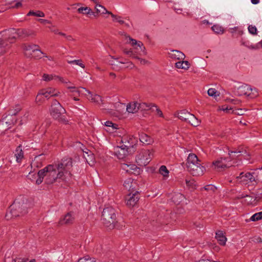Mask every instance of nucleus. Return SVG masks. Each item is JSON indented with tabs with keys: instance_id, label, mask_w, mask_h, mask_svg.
Listing matches in <instances>:
<instances>
[{
	"instance_id": "16",
	"label": "nucleus",
	"mask_w": 262,
	"mask_h": 262,
	"mask_svg": "<svg viewBox=\"0 0 262 262\" xmlns=\"http://www.w3.org/2000/svg\"><path fill=\"white\" fill-rule=\"evenodd\" d=\"M82 89L84 91V92L86 93L87 95L89 96V97L88 98L89 100L98 105H101L102 104L103 101L100 96L97 94H93L89 90H87L86 88Z\"/></svg>"
},
{
	"instance_id": "53",
	"label": "nucleus",
	"mask_w": 262,
	"mask_h": 262,
	"mask_svg": "<svg viewBox=\"0 0 262 262\" xmlns=\"http://www.w3.org/2000/svg\"><path fill=\"white\" fill-rule=\"evenodd\" d=\"M204 189L207 191H211L212 192H214L216 188L212 185H208L205 186L204 187Z\"/></svg>"
},
{
	"instance_id": "64",
	"label": "nucleus",
	"mask_w": 262,
	"mask_h": 262,
	"mask_svg": "<svg viewBox=\"0 0 262 262\" xmlns=\"http://www.w3.org/2000/svg\"><path fill=\"white\" fill-rule=\"evenodd\" d=\"M259 2V0H251V3L253 4H257Z\"/></svg>"
},
{
	"instance_id": "41",
	"label": "nucleus",
	"mask_w": 262,
	"mask_h": 262,
	"mask_svg": "<svg viewBox=\"0 0 262 262\" xmlns=\"http://www.w3.org/2000/svg\"><path fill=\"white\" fill-rule=\"evenodd\" d=\"M247 198L246 200V201L247 202L248 204H252L255 200V199L251 196H249L248 195H244L242 194L240 195L239 196L237 197L238 199H241V198Z\"/></svg>"
},
{
	"instance_id": "32",
	"label": "nucleus",
	"mask_w": 262,
	"mask_h": 262,
	"mask_svg": "<svg viewBox=\"0 0 262 262\" xmlns=\"http://www.w3.org/2000/svg\"><path fill=\"white\" fill-rule=\"evenodd\" d=\"M139 111H147L151 109L152 107L154 106V104H147L145 102L139 103L138 102Z\"/></svg>"
},
{
	"instance_id": "30",
	"label": "nucleus",
	"mask_w": 262,
	"mask_h": 262,
	"mask_svg": "<svg viewBox=\"0 0 262 262\" xmlns=\"http://www.w3.org/2000/svg\"><path fill=\"white\" fill-rule=\"evenodd\" d=\"M11 117V116L9 115L8 116H7L6 117L3 118L2 120V124L6 128H9L10 127L9 126L14 124L13 121L10 120Z\"/></svg>"
},
{
	"instance_id": "23",
	"label": "nucleus",
	"mask_w": 262,
	"mask_h": 262,
	"mask_svg": "<svg viewBox=\"0 0 262 262\" xmlns=\"http://www.w3.org/2000/svg\"><path fill=\"white\" fill-rule=\"evenodd\" d=\"M110 15L113 18V21L117 22L120 25H123L128 28H129L131 27L130 23L126 22L122 16L115 15L113 14L112 12L111 14H110Z\"/></svg>"
},
{
	"instance_id": "26",
	"label": "nucleus",
	"mask_w": 262,
	"mask_h": 262,
	"mask_svg": "<svg viewBox=\"0 0 262 262\" xmlns=\"http://www.w3.org/2000/svg\"><path fill=\"white\" fill-rule=\"evenodd\" d=\"M121 168L128 172H132V171L139 172L140 171V169L135 165L133 164L123 163L121 165Z\"/></svg>"
},
{
	"instance_id": "33",
	"label": "nucleus",
	"mask_w": 262,
	"mask_h": 262,
	"mask_svg": "<svg viewBox=\"0 0 262 262\" xmlns=\"http://www.w3.org/2000/svg\"><path fill=\"white\" fill-rule=\"evenodd\" d=\"M184 199V196L180 193H175L172 197V201L177 204L180 203Z\"/></svg>"
},
{
	"instance_id": "31",
	"label": "nucleus",
	"mask_w": 262,
	"mask_h": 262,
	"mask_svg": "<svg viewBox=\"0 0 262 262\" xmlns=\"http://www.w3.org/2000/svg\"><path fill=\"white\" fill-rule=\"evenodd\" d=\"M95 8L97 13H99L101 14H111V12L107 11V9L104 6H102L99 3L97 4V5H95Z\"/></svg>"
},
{
	"instance_id": "10",
	"label": "nucleus",
	"mask_w": 262,
	"mask_h": 262,
	"mask_svg": "<svg viewBox=\"0 0 262 262\" xmlns=\"http://www.w3.org/2000/svg\"><path fill=\"white\" fill-rule=\"evenodd\" d=\"M255 174L253 173L247 172L244 173L243 172H241L239 174V176L236 177L237 180H239L240 182H245V183H252L253 182H257L258 181L257 176L254 177L253 174Z\"/></svg>"
},
{
	"instance_id": "21",
	"label": "nucleus",
	"mask_w": 262,
	"mask_h": 262,
	"mask_svg": "<svg viewBox=\"0 0 262 262\" xmlns=\"http://www.w3.org/2000/svg\"><path fill=\"white\" fill-rule=\"evenodd\" d=\"M124 187L132 192H134L136 189V182L131 178L127 179L124 182Z\"/></svg>"
},
{
	"instance_id": "3",
	"label": "nucleus",
	"mask_w": 262,
	"mask_h": 262,
	"mask_svg": "<svg viewBox=\"0 0 262 262\" xmlns=\"http://www.w3.org/2000/svg\"><path fill=\"white\" fill-rule=\"evenodd\" d=\"M186 166L188 171L194 176H202L206 171V168L201 165L198 157L194 154L189 155Z\"/></svg>"
},
{
	"instance_id": "49",
	"label": "nucleus",
	"mask_w": 262,
	"mask_h": 262,
	"mask_svg": "<svg viewBox=\"0 0 262 262\" xmlns=\"http://www.w3.org/2000/svg\"><path fill=\"white\" fill-rule=\"evenodd\" d=\"M43 97V95L42 94H40V91H39L36 97V103L38 104L42 103L44 101Z\"/></svg>"
},
{
	"instance_id": "63",
	"label": "nucleus",
	"mask_w": 262,
	"mask_h": 262,
	"mask_svg": "<svg viewBox=\"0 0 262 262\" xmlns=\"http://www.w3.org/2000/svg\"><path fill=\"white\" fill-rule=\"evenodd\" d=\"M64 37H66V38L68 40H74V39L72 38V37L71 35L67 36V35H66V36H65Z\"/></svg>"
},
{
	"instance_id": "37",
	"label": "nucleus",
	"mask_w": 262,
	"mask_h": 262,
	"mask_svg": "<svg viewBox=\"0 0 262 262\" xmlns=\"http://www.w3.org/2000/svg\"><path fill=\"white\" fill-rule=\"evenodd\" d=\"M159 171L163 176L164 179H167L168 177L169 171L165 166H161L159 168Z\"/></svg>"
},
{
	"instance_id": "13",
	"label": "nucleus",
	"mask_w": 262,
	"mask_h": 262,
	"mask_svg": "<svg viewBox=\"0 0 262 262\" xmlns=\"http://www.w3.org/2000/svg\"><path fill=\"white\" fill-rule=\"evenodd\" d=\"M134 152H131L130 149L125 147L123 144L120 146L116 147L114 151L115 155L118 158L120 159H123L127 155Z\"/></svg>"
},
{
	"instance_id": "7",
	"label": "nucleus",
	"mask_w": 262,
	"mask_h": 262,
	"mask_svg": "<svg viewBox=\"0 0 262 262\" xmlns=\"http://www.w3.org/2000/svg\"><path fill=\"white\" fill-rule=\"evenodd\" d=\"M174 115L180 120L187 122L193 126H198L201 123V121L196 118L194 115L185 110L176 112Z\"/></svg>"
},
{
	"instance_id": "11",
	"label": "nucleus",
	"mask_w": 262,
	"mask_h": 262,
	"mask_svg": "<svg viewBox=\"0 0 262 262\" xmlns=\"http://www.w3.org/2000/svg\"><path fill=\"white\" fill-rule=\"evenodd\" d=\"M214 169L222 170L232 165L230 161H227L226 158H220L212 163Z\"/></svg>"
},
{
	"instance_id": "42",
	"label": "nucleus",
	"mask_w": 262,
	"mask_h": 262,
	"mask_svg": "<svg viewBox=\"0 0 262 262\" xmlns=\"http://www.w3.org/2000/svg\"><path fill=\"white\" fill-rule=\"evenodd\" d=\"M211 28L212 31H214L215 33L222 34L224 33L223 28L220 25H214Z\"/></svg>"
},
{
	"instance_id": "18",
	"label": "nucleus",
	"mask_w": 262,
	"mask_h": 262,
	"mask_svg": "<svg viewBox=\"0 0 262 262\" xmlns=\"http://www.w3.org/2000/svg\"><path fill=\"white\" fill-rule=\"evenodd\" d=\"M253 90V89L250 86L243 84L238 88L237 93L239 96L246 95L249 96L251 94L250 92H252Z\"/></svg>"
},
{
	"instance_id": "17",
	"label": "nucleus",
	"mask_w": 262,
	"mask_h": 262,
	"mask_svg": "<svg viewBox=\"0 0 262 262\" xmlns=\"http://www.w3.org/2000/svg\"><path fill=\"white\" fill-rule=\"evenodd\" d=\"M126 38H128L130 41V43L133 47H135L136 45H140V50L141 52L140 54L141 55H147V51L143 43L140 41H137V40L131 38L129 36L127 35L126 34L124 35Z\"/></svg>"
},
{
	"instance_id": "40",
	"label": "nucleus",
	"mask_w": 262,
	"mask_h": 262,
	"mask_svg": "<svg viewBox=\"0 0 262 262\" xmlns=\"http://www.w3.org/2000/svg\"><path fill=\"white\" fill-rule=\"evenodd\" d=\"M55 75L43 74L42 77V80L46 82H49L52 80H54Z\"/></svg>"
},
{
	"instance_id": "50",
	"label": "nucleus",
	"mask_w": 262,
	"mask_h": 262,
	"mask_svg": "<svg viewBox=\"0 0 262 262\" xmlns=\"http://www.w3.org/2000/svg\"><path fill=\"white\" fill-rule=\"evenodd\" d=\"M249 32L252 35H256L257 34V28L255 26L250 25L248 28Z\"/></svg>"
},
{
	"instance_id": "1",
	"label": "nucleus",
	"mask_w": 262,
	"mask_h": 262,
	"mask_svg": "<svg viewBox=\"0 0 262 262\" xmlns=\"http://www.w3.org/2000/svg\"><path fill=\"white\" fill-rule=\"evenodd\" d=\"M72 167V161L71 158L63 159L60 162L48 165L40 169L37 175L30 172L28 178L33 181L37 177L35 181L37 185L40 184L44 178L47 184H52L58 180L66 181L72 177L70 171Z\"/></svg>"
},
{
	"instance_id": "14",
	"label": "nucleus",
	"mask_w": 262,
	"mask_h": 262,
	"mask_svg": "<svg viewBox=\"0 0 262 262\" xmlns=\"http://www.w3.org/2000/svg\"><path fill=\"white\" fill-rule=\"evenodd\" d=\"M40 91V94H42L47 99H49L51 97H57L60 94V92L58 91L52 87L41 90Z\"/></svg>"
},
{
	"instance_id": "59",
	"label": "nucleus",
	"mask_w": 262,
	"mask_h": 262,
	"mask_svg": "<svg viewBox=\"0 0 262 262\" xmlns=\"http://www.w3.org/2000/svg\"><path fill=\"white\" fill-rule=\"evenodd\" d=\"M38 21L43 24H49L50 21L47 19H39Z\"/></svg>"
},
{
	"instance_id": "35",
	"label": "nucleus",
	"mask_w": 262,
	"mask_h": 262,
	"mask_svg": "<svg viewBox=\"0 0 262 262\" xmlns=\"http://www.w3.org/2000/svg\"><path fill=\"white\" fill-rule=\"evenodd\" d=\"M15 156L16 157V161L17 162H20L21 159L23 158V153L20 146H19L16 148Z\"/></svg>"
},
{
	"instance_id": "46",
	"label": "nucleus",
	"mask_w": 262,
	"mask_h": 262,
	"mask_svg": "<svg viewBox=\"0 0 262 262\" xmlns=\"http://www.w3.org/2000/svg\"><path fill=\"white\" fill-rule=\"evenodd\" d=\"M27 15L28 16L34 15V16H36L37 17H43L45 16V14L43 12L40 11H37L36 12L30 11L27 14Z\"/></svg>"
},
{
	"instance_id": "45",
	"label": "nucleus",
	"mask_w": 262,
	"mask_h": 262,
	"mask_svg": "<svg viewBox=\"0 0 262 262\" xmlns=\"http://www.w3.org/2000/svg\"><path fill=\"white\" fill-rule=\"evenodd\" d=\"M262 219V212H259L253 214L250 218L251 221L255 222Z\"/></svg>"
},
{
	"instance_id": "2",
	"label": "nucleus",
	"mask_w": 262,
	"mask_h": 262,
	"mask_svg": "<svg viewBox=\"0 0 262 262\" xmlns=\"http://www.w3.org/2000/svg\"><path fill=\"white\" fill-rule=\"evenodd\" d=\"M16 35L18 37L26 38L35 35V32L29 29H19L16 30L12 28L0 33V56L3 55L10 48L11 44L14 42Z\"/></svg>"
},
{
	"instance_id": "48",
	"label": "nucleus",
	"mask_w": 262,
	"mask_h": 262,
	"mask_svg": "<svg viewBox=\"0 0 262 262\" xmlns=\"http://www.w3.org/2000/svg\"><path fill=\"white\" fill-rule=\"evenodd\" d=\"M106 127H111L112 129H111L110 131L113 132L115 129H117V125L113 123L111 121H107L105 122L104 123Z\"/></svg>"
},
{
	"instance_id": "52",
	"label": "nucleus",
	"mask_w": 262,
	"mask_h": 262,
	"mask_svg": "<svg viewBox=\"0 0 262 262\" xmlns=\"http://www.w3.org/2000/svg\"><path fill=\"white\" fill-rule=\"evenodd\" d=\"M242 44L243 45H244L245 46L247 47V48H248L250 49L256 50V49H258V45H256V46H253V45H249V43H246V42H243L242 43Z\"/></svg>"
},
{
	"instance_id": "58",
	"label": "nucleus",
	"mask_w": 262,
	"mask_h": 262,
	"mask_svg": "<svg viewBox=\"0 0 262 262\" xmlns=\"http://www.w3.org/2000/svg\"><path fill=\"white\" fill-rule=\"evenodd\" d=\"M124 64L126 65L125 68H128L132 69L134 67L133 63L130 61H127L126 62H124Z\"/></svg>"
},
{
	"instance_id": "60",
	"label": "nucleus",
	"mask_w": 262,
	"mask_h": 262,
	"mask_svg": "<svg viewBox=\"0 0 262 262\" xmlns=\"http://www.w3.org/2000/svg\"><path fill=\"white\" fill-rule=\"evenodd\" d=\"M230 110H231V108L229 107L228 106H223L222 108H220V110H222L223 111H227Z\"/></svg>"
},
{
	"instance_id": "19",
	"label": "nucleus",
	"mask_w": 262,
	"mask_h": 262,
	"mask_svg": "<svg viewBox=\"0 0 262 262\" xmlns=\"http://www.w3.org/2000/svg\"><path fill=\"white\" fill-rule=\"evenodd\" d=\"M75 220L74 214L70 212L66 214L64 217L60 219V224L61 225H68L72 224Z\"/></svg>"
},
{
	"instance_id": "15",
	"label": "nucleus",
	"mask_w": 262,
	"mask_h": 262,
	"mask_svg": "<svg viewBox=\"0 0 262 262\" xmlns=\"http://www.w3.org/2000/svg\"><path fill=\"white\" fill-rule=\"evenodd\" d=\"M139 200V193L137 191L133 193H129L126 198V204L129 207H133L136 205Z\"/></svg>"
},
{
	"instance_id": "12",
	"label": "nucleus",
	"mask_w": 262,
	"mask_h": 262,
	"mask_svg": "<svg viewBox=\"0 0 262 262\" xmlns=\"http://www.w3.org/2000/svg\"><path fill=\"white\" fill-rule=\"evenodd\" d=\"M122 141L123 145L130 149L131 152H135V147L138 143L137 138L134 136H127L123 138Z\"/></svg>"
},
{
	"instance_id": "54",
	"label": "nucleus",
	"mask_w": 262,
	"mask_h": 262,
	"mask_svg": "<svg viewBox=\"0 0 262 262\" xmlns=\"http://www.w3.org/2000/svg\"><path fill=\"white\" fill-rule=\"evenodd\" d=\"M134 58L138 59L140 61V63L142 64H146L149 63V62L147 60L144 59L140 58L138 56H134Z\"/></svg>"
},
{
	"instance_id": "51",
	"label": "nucleus",
	"mask_w": 262,
	"mask_h": 262,
	"mask_svg": "<svg viewBox=\"0 0 262 262\" xmlns=\"http://www.w3.org/2000/svg\"><path fill=\"white\" fill-rule=\"evenodd\" d=\"M78 262H95V261L93 258H90L89 256H85L80 258Z\"/></svg>"
},
{
	"instance_id": "29",
	"label": "nucleus",
	"mask_w": 262,
	"mask_h": 262,
	"mask_svg": "<svg viewBox=\"0 0 262 262\" xmlns=\"http://www.w3.org/2000/svg\"><path fill=\"white\" fill-rule=\"evenodd\" d=\"M175 65L177 68L184 70H188L190 67V63L186 60L177 62Z\"/></svg>"
},
{
	"instance_id": "25",
	"label": "nucleus",
	"mask_w": 262,
	"mask_h": 262,
	"mask_svg": "<svg viewBox=\"0 0 262 262\" xmlns=\"http://www.w3.org/2000/svg\"><path fill=\"white\" fill-rule=\"evenodd\" d=\"M169 54L171 58L177 60H183L185 58V54L182 52L178 50H172L169 53Z\"/></svg>"
},
{
	"instance_id": "22",
	"label": "nucleus",
	"mask_w": 262,
	"mask_h": 262,
	"mask_svg": "<svg viewBox=\"0 0 262 262\" xmlns=\"http://www.w3.org/2000/svg\"><path fill=\"white\" fill-rule=\"evenodd\" d=\"M83 151V156L86 160V162L89 164V165L92 166L95 163V157L94 154L92 153L91 151L89 149H86L84 151Z\"/></svg>"
},
{
	"instance_id": "5",
	"label": "nucleus",
	"mask_w": 262,
	"mask_h": 262,
	"mask_svg": "<svg viewBox=\"0 0 262 262\" xmlns=\"http://www.w3.org/2000/svg\"><path fill=\"white\" fill-rule=\"evenodd\" d=\"M102 220L104 225L110 229L114 228L116 223V216L114 209L111 207H107L103 209Z\"/></svg>"
},
{
	"instance_id": "61",
	"label": "nucleus",
	"mask_w": 262,
	"mask_h": 262,
	"mask_svg": "<svg viewBox=\"0 0 262 262\" xmlns=\"http://www.w3.org/2000/svg\"><path fill=\"white\" fill-rule=\"evenodd\" d=\"M53 32H54L55 33L58 34L63 36H66V34L62 33L61 32H58L57 30H53Z\"/></svg>"
},
{
	"instance_id": "44",
	"label": "nucleus",
	"mask_w": 262,
	"mask_h": 262,
	"mask_svg": "<svg viewBox=\"0 0 262 262\" xmlns=\"http://www.w3.org/2000/svg\"><path fill=\"white\" fill-rule=\"evenodd\" d=\"M21 110V106L17 104L16 105L13 109L10 110V114L11 116L13 115H16Z\"/></svg>"
},
{
	"instance_id": "55",
	"label": "nucleus",
	"mask_w": 262,
	"mask_h": 262,
	"mask_svg": "<svg viewBox=\"0 0 262 262\" xmlns=\"http://www.w3.org/2000/svg\"><path fill=\"white\" fill-rule=\"evenodd\" d=\"M152 107H156V114H157V115L158 116H159V117H162V118L164 117L163 113H162V112L161 111V110L159 108H158L155 104H154V106H153Z\"/></svg>"
},
{
	"instance_id": "34",
	"label": "nucleus",
	"mask_w": 262,
	"mask_h": 262,
	"mask_svg": "<svg viewBox=\"0 0 262 262\" xmlns=\"http://www.w3.org/2000/svg\"><path fill=\"white\" fill-rule=\"evenodd\" d=\"M77 11L79 13L83 14H93L94 13L92 12V9L88 7H80L78 9Z\"/></svg>"
},
{
	"instance_id": "43",
	"label": "nucleus",
	"mask_w": 262,
	"mask_h": 262,
	"mask_svg": "<svg viewBox=\"0 0 262 262\" xmlns=\"http://www.w3.org/2000/svg\"><path fill=\"white\" fill-rule=\"evenodd\" d=\"M207 93L209 96L213 97L214 98H216L220 95V93L214 88H210L208 90Z\"/></svg>"
},
{
	"instance_id": "57",
	"label": "nucleus",
	"mask_w": 262,
	"mask_h": 262,
	"mask_svg": "<svg viewBox=\"0 0 262 262\" xmlns=\"http://www.w3.org/2000/svg\"><path fill=\"white\" fill-rule=\"evenodd\" d=\"M242 152H243V151H241V150L229 151L228 154L230 156L231 159H233L234 157L233 156L231 155L232 154H233V153L238 154V153H242Z\"/></svg>"
},
{
	"instance_id": "4",
	"label": "nucleus",
	"mask_w": 262,
	"mask_h": 262,
	"mask_svg": "<svg viewBox=\"0 0 262 262\" xmlns=\"http://www.w3.org/2000/svg\"><path fill=\"white\" fill-rule=\"evenodd\" d=\"M65 113L66 110L61 106L60 103L56 100H54L52 103L50 109L51 116L59 122L66 124L68 123V121L63 116Z\"/></svg>"
},
{
	"instance_id": "62",
	"label": "nucleus",
	"mask_w": 262,
	"mask_h": 262,
	"mask_svg": "<svg viewBox=\"0 0 262 262\" xmlns=\"http://www.w3.org/2000/svg\"><path fill=\"white\" fill-rule=\"evenodd\" d=\"M20 6H21V3L20 2H17L15 4L14 7L17 8Z\"/></svg>"
},
{
	"instance_id": "20",
	"label": "nucleus",
	"mask_w": 262,
	"mask_h": 262,
	"mask_svg": "<svg viewBox=\"0 0 262 262\" xmlns=\"http://www.w3.org/2000/svg\"><path fill=\"white\" fill-rule=\"evenodd\" d=\"M67 88L70 90V92L72 93L73 96H80V95L82 96H87V94L86 92H84V91L82 88H84V87H75L74 86H67Z\"/></svg>"
},
{
	"instance_id": "56",
	"label": "nucleus",
	"mask_w": 262,
	"mask_h": 262,
	"mask_svg": "<svg viewBox=\"0 0 262 262\" xmlns=\"http://www.w3.org/2000/svg\"><path fill=\"white\" fill-rule=\"evenodd\" d=\"M54 80H58L63 83H67V82L66 81V80H65L63 77H60L59 76H58V75H55V79Z\"/></svg>"
},
{
	"instance_id": "39",
	"label": "nucleus",
	"mask_w": 262,
	"mask_h": 262,
	"mask_svg": "<svg viewBox=\"0 0 262 262\" xmlns=\"http://www.w3.org/2000/svg\"><path fill=\"white\" fill-rule=\"evenodd\" d=\"M186 184L187 187L191 190H193L196 189V185L194 180L186 179Z\"/></svg>"
},
{
	"instance_id": "47",
	"label": "nucleus",
	"mask_w": 262,
	"mask_h": 262,
	"mask_svg": "<svg viewBox=\"0 0 262 262\" xmlns=\"http://www.w3.org/2000/svg\"><path fill=\"white\" fill-rule=\"evenodd\" d=\"M123 52L126 55L129 56V57H132L134 58V56H136L133 52V51L132 49H127L124 48L122 50Z\"/></svg>"
},
{
	"instance_id": "9",
	"label": "nucleus",
	"mask_w": 262,
	"mask_h": 262,
	"mask_svg": "<svg viewBox=\"0 0 262 262\" xmlns=\"http://www.w3.org/2000/svg\"><path fill=\"white\" fill-rule=\"evenodd\" d=\"M152 154L148 149H142L136 157V162L141 166L146 165L151 159Z\"/></svg>"
},
{
	"instance_id": "27",
	"label": "nucleus",
	"mask_w": 262,
	"mask_h": 262,
	"mask_svg": "<svg viewBox=\"0 0 262 262\" xmlns=\"http://www.w3.org/2000/svg\"><path fill=\"white\" fill-rule=\"evenodd\" d=\"M215 237L219 243L222 246H224L226 244L227 241V238L224 235L222 231H218L216 232Z\"/></svg>"
},
{
	"instance_id": "6",
	"label": "nucleus",
	"mask_w": 262,
	"mask_h": 262,
	"mask_svg": "<svg viewBox=\"0 0 262 262\" xmlns=\"http://www.w3.org/2000/svg\"><path fill=\"white\" fill-rule=\"evenodd\" d=\"M27 212V205L24 201H15L14 203L11 205L9 213H7L6 215V218L17 217L20 215H24Z\"/></svg>"
},
{
	"instance_id": "38",
	"label": "nucleus",
	"mask_w": 262,
	"mask_h": 262,
	"mask_svg": "<svg viewBox=\"0 0 262 262\" xmlns=\"http://www.w3.org/2000/svg\"><path fill=\"white\" fill-rule=\"evenodd\" d=\"M110 64L113 66V69L115 70H119L123 67L121 66V64L124 63V62L116 61V62L112 60L110 61Z\"/></svg>"
},
{
	"instance_id": "36",
	"label": "nucleus",
	"mask_w": 262,
	"mask_h": 262,
	"mask_svg": "<svg viewBox=\"0 0 262 262\" xmlns=\"http://www.w3.org/2000/svg\"><path fill=\"white\" fill-rule=\"evenodd\" d=\"M67 62L69 64L71 65H77L80 67L82 69L85 68V65L81 59L68 60Z\"/></svg>"
},
{
	"instance_id": "8",
	"label": "nucleus",
	"mask_w": 262,
	"mask_h": 262,
	"mask_svg": "<svg viewBox=\"0 0 262 262\" xmlns=\"http://www.w3.org/2000/svg\"><path fill=\"white\" fill-rule=\"evenodd\" d=\"M21 47L25 55L28 57L40 58V54H43L37 45L24 43Z\"/></svg>"
},
{
	"instance_id": "28",
	"label": "nucleus",
	"mask_w": 262,
	"mask_h": 262,
	"mask_svg": "<svg viewBox=\"0 0 262 262\" xmlns=\"http://www.w3.org/2000/svg\"><path fill=\"white\" fill-rule=\"evenodd\" d=\"M139 139L140 142L146 144H150L153 143L152 139L143 133L139 134Z\"/></svg>"
},
{
	"instance_id": "24",
	"label": "nucleus",
	"mask_w": 262,
	"mask_h": 262,
	"mask_svg": "<svg viewBox=\"0 0 262 262\" xmlns=\"http://www.w3.org/2000/svg\"><path fill=\"white\" fill-rule=\"evenodd\" d=\"M138 102L134 101L129 103L126 105V111L129 113H136L139 111Z\"/></svg>"
}]
</instances>
